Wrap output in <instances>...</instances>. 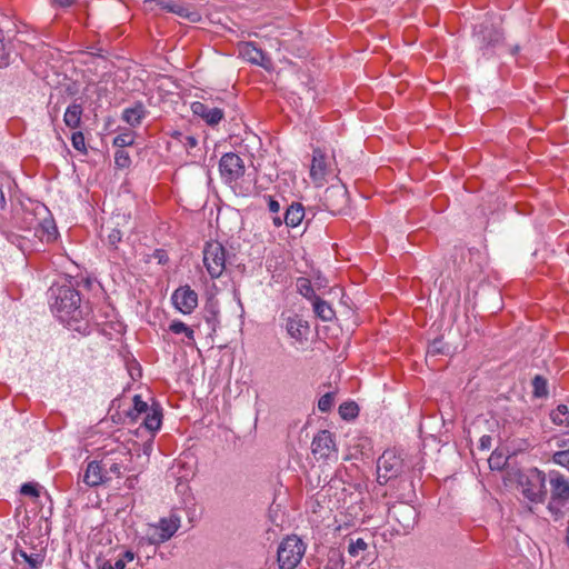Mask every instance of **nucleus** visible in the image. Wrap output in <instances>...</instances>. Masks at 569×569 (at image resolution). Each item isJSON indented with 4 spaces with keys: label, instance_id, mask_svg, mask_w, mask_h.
Instances as JSON below:
<instances>
[{
    "label": "nucleus",
    "instance_id": "obj_1",
    "mask_svg": "<svg viewBox=\"0 0 569 569\" xmlns=\"http://www.w3.org/2000/svg\"><path fill=\"white\" fill-rule=\"evenodd\" d=\"M50 307L57 318L73 330H80L81 321L87 323L93 319L92 309L88 302L81 303L79 292L71 286L50 288Z\"/></svg>",
    "mask_w": 569,
    "mask_h": 569
},
{
    "label": "nucleus",
    "instance_id": "obj_2",
    "mask_svg": "<svg viewBox=\"0 0 569 569\" xmlns=\"http://www.w3.org/2000/svg\"><path fill=\"white\" fill-rule=\"evenodd\" d=\"M548 481L550 498L547 509L557 520L563 517V508L569 503V479L559 471H550Z\"/></svg>",
    "mask_w": 569,
    "mask_h": 569
},
{
    "label": "nucleus",
    "instance_id": "obj_3",
    "mask_svg": "<svg viewBox=\"0 0 569 569\" xmlns=\"http://www.w3.org/2000/svg\"><path fill=\"white\" fill-rule=\"evenodd\" d=\"M306 553V545L298 536L286 537L278 546L279 569H296Z\"/></svg>",
    "mask_w": 569,
    "mask_h": 569
},
{
    "label": "nucleus",
    "instance_id": "obj_4",
    "mask_svg": "<svg viewBox=\"0 0 569 569\" xmlns=\"http://www.w3.org/2000/svg\"><path fill=\"white\" fill-rule=\"evenodd\" d=\"M473 38L479 51L486 58L495 56L497 50L503 44L502 32L487 21L475 26Z\"/></svg>",
    "mask_w": 569,
    "mask_h": 569
},
{
    "label": "nucleus",
    "instance_id": "obj_5",
    "mask_svg": "<svg viewBox=\"0 0 569 569\" xmlns=\"http://www.w3.org/2000/svg\"><path fill=\"white\" fill-rule=\"evenodd\" d=\"M407 466L403 458L392 449L383 451L377 461V481L387 485L390 480L402 477Z\"/></svg>",
    "mask_w": 569,
    "mask_h": 569
},
{
    "label": "nucleus",
    "instance_id": "obj_6",
    "mask_svg": "<svg viewBox=\"0 0 569 569\" xmlns=\"http://www.w3.org/2000/svg\"><path fill=\"white\" fill-rule=\"evenodd\" d=\"M546 481L547 475L543 471L537 468L530 469L520 480L522 495L531 502H543L547 497Z\"/></svg>",
    "mask_w": 569,
    "mask_h": 569
},
{
    "label": "nucleus",
    "instance_id": "obj_7",
    "mask_svg": "<svg viewBox=\"0 0 569 569\" xmlns=\"http://www.w3.org/2000/svg\"><path fill=\"white\" fill-rule=\"evenodd\" d=\"M143 6L146 10L154 11L158 8L166 12L174 13L192 23L201 20V14L198 10L180 0H144Z\"/></svg>",
    "mask_w": 569,
    "mask_h": 569
},
{
    "label": "nucleus",
    "instance_id": "obj_8",
    "mask_svg": "<svg viewBox=\"0 0 569 569\" xmlns=\"http://www.w3.org/2000/svg\"><path fill=\"white\" fill-rule=\"evenodd\" d=\"M203 264L212 279H218L226 270L227 251L219 241H208L203 247Z\"/></svg>",
    "mask_w": 569,
    "mask_h": 569
},
{
    "label": "nucleus",
    "instance_id": "obj_9",
    "mask_svg": "<svg viewBox=\"0 0 569 569\" xmlns=\"http://www.w3.org/2000/svg\"><path fill=\"white\" fill-rule=\"evenodd\" d=\"M311 451L317 460L337 459L338 450L333 435L329 430H320L312 439Z\"/></svg>",
    "mask_w": 569,
    "mask_h": 569
},
{
    "label": "nucleus",
    "instance_id": "obj_10",
    "mask_svg": "<svg viewBox=\"0 0 569 569\" xmlns=\"http://www.w3.org/2000/svg\"><path fill=\"white\" fill-rule=\"evenodd\" d=\"M219 171L224 182L232 183L244 174V162L237 153H224L219 161Z\"/></svg>",
    "mask_w": 569,
    "mask_h": 569
},
{
    "label": "nucleus",
    "instance_id": "obj_11",
    "mask_svg": "<svg viewBox=\"0 0 569 569\" xmlns=\"http://www.w3.org/2000/svg\"><path fill=\"white\" fill-rule=\"evenodd\" d=\"M348 191L343 186H330L325 190L322 204L332 214L341 213L348 206Z\"/></svg>",
    "mask_w": 569,
    "mask_h": 569
},
{
    "label": "nucleus",
    "instance_id": "obj_12",
    "mask_svg": "<svg viewBox=\"0 0 569 569\" xmlns=\"http://www.w3.org/2000/svg\"><path fill=\"white\" fill-rule=\"evenodd\" d=\"M180 528V517L170 515L168 518H161L159 523L153 527V532L149 540L152 545H159L168 541Z\"/></svg>",
    "mask_w": 569,
    "mask_h": 569
},
{
    "label": "nucleus",
    "instance_id": "obj_13",
    "mask_svg": "<svg viewBox=\"0 0 569 569\" xmlns=\"http://www.w3.org/2000/svg\"><path fill=\"white\" fill-rule=\"evenodd\" d=\"M171 300L176 309L183 315H190L198 306V295L188 284L177 288Z\"/></svg>",
    "mask_w": 569,
    "mask_h": 569
},
{
    "label": "nucleus",
    "instance_id": "obj_14",
    "mask_svg": "<svg viewBox=\"0 0 569 569\" xmlns=\"http://www.w3.org/2000/svg\"><path fill=\"white\" fill-rule=\"evenodd\" d=\"M330 169L327 163V156L320 148L312 151V161L310 166V178L316 187H322L327 182V176Z\"/></svg>",
    "mask_w": 569,
    "mask_h": 569
},
{
    "label": "nucleus",
    "instance_id": "obj_15",
    "mask_svg": "<svg viewBox=\"0 0 569 569\" xmlns=\"http://www.w3.org/2000/svg\"><path fill=\"white\" fill-rule=\"evenodd\" d=\"M391 517L399 522L403 530L412 529L417 521V511L411 505L399 503L389 509Z\"/></svg>",
    "mask_w": 569,
    "mask_h": 569
},
{
    "label": "nucleus",
    "instance_id": "obj_16",
    "mask_svg": "<svg viewBox=\"0 0 569 569\" xmlns=\"http://www.w3.org/2000/svg\"><path fill=\"white\" fill-rule=\"evenodd\" d=\"M191 111L194 116L201 118L208 126H217L224 117L220 108H210L203 102L194 101L191 103Z\"/></svg>",
    "mask_w": 569,
    "mask_h": 569
},
{
    "label": "nucleus",
    "instance_id": "obj_17",
    "mask_svg": "<svg viewBox=\"0 0 569 569\" xmlns=\"http://www.w3.org/2000/svg\"><path fill=\"white\" fill-rule=\"evenodd\" d=\"M83 482L89 487H97L107 482V476L103 467V462L101 461H90L87 466V469L83 473L82 478Z\"/></svg>",
    "mask_w": 569,
    "mask_h": 569
},
{
    "label": "nucleus",
    "instance_id": "obj_18",
    "mask_svg": "<svg viewBox=\"0 0 569 569\" xmlns=\"http://www.w3.org/2000/svg\"><path fill=\"white\" fill-rule=\"evenodd\" d=\"M287 333L298 342H302L306 339V335L309 330L307 321L301 319L299 316L289 317L286 322Z\"/></svg>",
    "mask_w": 569,
    "mask_h": 569
},
{
    "label": "nucleus",
    "instance_id": "obj_19",
    "mask_svg": "<svg viewBox=\"0 0 569 569\" xmlns=\"http://www.w3.org/2000/svg\"><path fill=\"white\" fill-rule=\"evenodd\" d=\"M148 111L141 101H136L132 107L126 108L121 119L131 127H138L146 118Z\"/></svg>",
    "mask_w": 569,
    "mask_h": 569
},
{
    "label": "nucleus",
    "instance_id": "obj_20",
    "mask_svg": "<svg viewBox=\"0 0 569 569\" xmlns=\"http://www.w3.org/2000/svg\"><path fill=\"white\" fill-rule=\"evenodd\" d=\"M82 114H83L82 103L73 101L71 104H69L67 107V109L64 111L63 122L68 128L76 130V129L80 128V126H81Z\"/></svg>",
    "mask_w": 569,
    "mask_h": 569
},
{
    "label": "nucleus",
    "instance_id": "obj_21",
    "mask_svg": "<svg viewBox=\"0 0 569 569\" xmlns=\"http://www.w3.org/2000/svg\"><path fill=\"white\" fill-rule=\"evenodd\" d=\"M305 218V208L299 202H292L283 214L284 224L289 228L298 227Z\"/></svg>",
    "mask_w": 569,
    "mask_h": 569
},
{
    "label": "nucleus",
    "instance_id": "obj_22",
    "mask_svg": "<svg viewBox=\"0 0 569 569\" xmlns=\"http://www.w3.org/2000/svg\"><path fill=\"white\" fill-rule=\"evenodd\" d=\"M241 56L249 62L264 67L266 66V54L264 52L257 48L252 42H247L240 49Z\"/></svg>",
    "mask_w": 569,
    "mask_h": 569
},
{
    "label": "nucleus",
    "instance_id": "obj_23",
    "mask_svg": "<svg viewBox=\"0 0 569 569\" xmlns=\"http://www.w3.org/2000/svg\"><path fill=\"white\" fill-rule=\"evenodd\" d=\"M219 313L220 312L217 301L210 300L206 303L203 310V318L209 327V335L214 333L217 331V328L219 327Z\"/></svg>",
    "mask_w": 569,
    "mask_h": 569
},
{
    "label": "nucleus",
    "instance_id": "obj_24",
    "mask_svg": "<svg viewBox=\"0 0 569 569\" xmlns=\"http://www.w3.org/2000/svg\"><path fill=\"white\" fill-rule=\"evenodd\" d=\"M162 422V409L159 405L151 406L150 410L143 418V425L150 431L160 429Z\"/></svg>",
    "mask_w": 569,
    "mask_h": 569
},
{
    "label": "nucleus",
    "instance_id": "obj_25",
    "mask_svg": "<svg viewBox=\"0 0 569 569\" xmlns=\"http://www.w3.org/2000/svg\"><path fill=\"white\" fill-rule=\"evenodd\" d=\"M14 222L13 227L18 228L19 230H32L34 229L36 232H38V219L37 214L32 211L22 210V218L17 219L13 217Z\"/></svg>",
    "mask_w": 569,
    "mask_h": 569
},
{
    "label": "nucleus",
    "instance_id": "obj_26",
    "mask_svg": "<svg viewBox=\"0 0 569 569\" xmlns=\"http://www.w3.org/2000/svg\"><path fill=\"white\" fill-rule=\"evenodd\" d=\"M313 311L323 321H330L335 317V311L331 306L321 299L320 297H315L312 301Z\"/></svg>",
    "mask_w": 569,
    "mask_h": 569
},
{
    "label": "nucleus",
    "instance_id": "obj_27",
    "mask_svg": "<svg viewBox=\"0 0 569 569\" xmlns=\"http://www.w3.org/2000/svg\"><path fill=\"white\" fill-rule=\"evenodd\" d=\"M38 227L42 232L41 237H46L47 242L56 240L58 230L52 218H43L41 221L38 220Z\"/></svg>",
    "mask_w": 569,
    "mask_h": 569
},
{
    "label": "nucleus",
    "instance_id": "obj_28",
    "mask_svg": "<svg viewBox=\"0 0 569 569\" xmlns=\"http://www.w3.org/2000/svg\"><path fill=\"white\" fill-rule=\"evenodd\" d=\"M169 331L174 335H184L189 343L194 342L193 329L180 320H172L169 325Z\"/></svg>",
    "mask_w": 569,
    "mask_h": 569
},
{
    "label": "nucleus",
    "instance_id": "obj_29",
    "mask_svg": "<svg viewBox=\"0 0 569 569\" xmlns=\"http://www.w3.org/2000/svg\"><path fill=\"white\" fill-rule=\"evenodd\" d=\"M559 447L562 449L552 455V461L569 470V440L562 441Z\"/></svg>",
    "mask_w": 569,
    "mask_h": 569
},
{
    "label": "nucleus",
    "instance_id": "obj_30",
    "mask_svg": "<svg viewBox=\"0 0 569 569\" xmlns=\"http://www.w3.org/2000/svg\"><path fill=\"white\" fill-rule=\"evenodd\" d=\"M548 381L540 375L532 379V395L535 398H546L548 396Z\"/></svg>",
    "mask_w": 569,
    "mask_h": 569
},
{
    "label": "nucleus",
    "instance_id": "obj_31",
    "mask_svg": "<svg viewBox=\"0 0 569 569\" xmlns=\"http://www.w3.org/2000/svg\"><path fill=\"white\" fill-rule=\"evenodd\" d=\"M550 416L553 423L569 427V409L566 405H559Z\"/></svg>",
    "mask_w": 569,
    "mask_h": 569
},
{
    "label": "nucleus",
    "instance_id": "obj_32",
    "mask_svg": "<svg viewBox=\"0 0 569 569\" xmlns=\"http://www.w3.org/2000/svg\"><path fill=\"white\" fill-rule=\"evenodd\" d=\"M151 407L142 400L141 396L136 395L133 397V408L128 412L131 419H138L141 415H146Z\"/></svg>",
    "mask_w": 569,
    "mask_h": 569
},
{
    "label": "nucleus",
    "instance_id": "obj_33",
    "mask_svg": "<svg viewBox=\"0 0 569 569\" xmlns=\"http://www.w3.org/2000/svg\"><path fill=\"white\" fill-rule=\"evenodd\" d=\"M171 137H172L176 141H178L180 144H182V146H183V148H184L187 151H189V150H191V149L196 148V147H197V144H198V140H197V138H196V137L184 134V133H182V132H180V131H174V132L171 134Z\"/></svg>",
    "mask_w": 569,
    "mask_h": 569
},
{
    "label": "nucleus",
    "instance_id": "obj_34",
    "mask_svg": "<svg viewBox=\"0 0 569 569\" xmlns=\"http://www.w3.org/2000/svg\"><path fill=\"white\" fill-rule=\"evenodd\" d=\"M339 413H340L341 418H343L346 420L353 419L359 413L358 405L352 401L343 402L339 407Z\"/></svg>",
    "mask_w": 569,
    "mask_h": 569
},
{
    "label": "nucleus",
    "instance_id": "obj_35",
    "mask_svg": "<svg viewBox=\"0 0 569 569\" xmlns=\"http://www.w3.org/2000/svg\"><path fill=\"white\" fill-rule=\"evenodd\" d=\"M298 290L299 292L307 299L313 301L315 300V297H318L315 292V289L310 282L309 279L307 278H300L298 280Z\"/></svg>",
    "mask_w": 569,
    "mask_h": 569
},
{
    "label": "nucleus",
    "instance_id": "obj_36",
    "mask_svg": "<svg viewBox=\"0 0 569 569\" xmlns=\"http://www.w3.org/2000/svg\"><path fill=\"white\" fill-rule=\"evenodd\" d=\"M114 164L118 169L129 168L131 164L129 153L123 149H117L114 152Z\"/></svg>",
    "mask_w": 569,
    "mask_h": 569
},
{
    "label": "nucleus",
    "instance_id": "obj_37",
    "mask_svg": "<svg viewBox=\"0 0 569 569\" xmlns=\"http://www.w3.org/2000/svg\"><path fill=\"white\" fill-rule=\"evenodd\" d=\"M12 180L8 176H0V211L7 207L6 190H10Z\"/></svg>",
    "mask_w": 569,
    "mask_h": 569
},
{
    "label": "nucleus",
    "instance_id": "obj_38",
    "mask_svg": "<svg viewBox=\"0 0 569 569\" xmlns=\"http://www.w3.org/2000/svg\"><path fill=\"white\" fill-rule=\"evenodd\" d=\"M447 343L443 342L441 338L435 339L432 342L429 343L427 355L429 356H437V355H443L448 351Z\"/></svg>",
    "mask_w": 569,
    "mask_h": 569
},
{
    "label": "nucleus",
    "instance_id": "obj_39",
    "mask_svg": "<svg viewBox=\"0 0 569 569\" xmlns=\"http://www.w3.org/2000/svg\"><path fill=\"white\" fill-rule=\"evenodd\" d=\"M112 143L116 148L123 149L134 143V137L131 132H123L116 136Z\"/></svg>",
    "mask_w": 569,
    "mask_h": 569
},
{
    "label": "nucleus",
    "instance_id": "obj_40",
    "mask_svg": "<svg viewBox=\"0 0 569 569\" xmlns=\"http://www.w3.org/2000/svg\"><path fill=\"white\" fill-rule=\"evenodd\" d=\"M103 467L107 476V481L111 479L112 476L120 477L121 476V465L114 461H110L109 459H103Z\"/></svg>",
    "mask_w": 569,
    "mask_h": 569
},
{
    "label": "nucleus",
    "instance_id": "obj_41",
    "mask_svg": "<svg viewBox=\"0 0 569 569\" xmlns=\"http://www.w3.org/2000/svg\"><path fill=\"white\" fill-rule=\"evenodd\" d=\"M72 147L83 154H87L88 150L86 147L84 136L81 131H74L71 136Z\"/></svg>",
    "mask_w": 569,
    "mask_h": 569
},
{
    "label": "nucleus",
    "instance_id": "obj_42",
    "mask_svg": "<svg viewBox=\"0 0 569 569\" xmlns=\"http://www.w3.org/2000/svg\"><path fill=\"white\" fill-rule=\"evenodd\" d=\"M335 403V396L332 392H327L320 397L318 401V409L321 412H329Z\"/></svg>",
    "mask_w": 569,
    "mask_h": 569
},
{
    "label": "nucleus",
    "instance_id": "obj_43",
    "mask_svg": "<svg viewBox=\"0 0 569 569\" xmlns=\"http://www.w3.org/2000/svg\"><path fill=\"white\" fill-rule=\"evenodd\" d=\"M367 548V542L362 538H358L357 540H350L348 552L351 557H357L360 551H365Z\"/></svg>",
    "mask_w": 569,
    "mask_h": 569
},
{
    "label": "nucleus",
    "instance_id": "obj_44",
    "mask_svg": "<svg viewBox=\"0 0 569 569\" xmlns=\"http://www.w3.org/2000/svg\"><path fill=\"white\" fill-rule=\"evenodd\" d=\"M122 239V232L119 230V229H112L110 231V233L108 234V244L116 249L117 248V244L121 241Z\"/></svg>",
    "mask_w": 569,
    "mask_h": 569
},
{
    "label": "nucleus",
    "instance_id": "obj_45",
    "mask_svg": "<svg viewBox=\"0 0 569 569\" xmlns=\"http://www.w3.org/2000/svg\"><path fill=\"white\" fill-rule=\"evenodd\" d=\"M267 200L268 209L271 213L277 214L280 212L281 206L278 200H276L272 196H264Z\"/></svg>",
    "mask_w": 569,
    "mask_h": 569
},
{
    "label": "nucleus",
    "instance_id": "obj_46",
    "mask_svg": "<svg viewBox=\"0 0 569 569\" xmlns=\"http://www.w3.org/2000/svg\"><path fill=\"white\" fill-rule=\"evenodd\" d=\"M20 492L22 495L31 496V497H38L39 496V490H38L37 486L33 485V483H30V482L23 483L21 486Z\"/></svg>",
    "mask_w": 569,
    "mask_h": 569
},
{
    "label": "nucleus",
    "instance_id": "obj_47",
    "mask_svg": "<svg viewBox=\"0 0 569 569\" xmlns=\"http://www.w3.org/2000/svg\"><path fill=\"white\" fill-rule=\"evenodd\" d=\"M100 569H126V566L122 560L119 559H117L114 562L111 560H106L100 566Z\"/></svg>",
    "mask_w": 569,
    "mask_h": 569
},
{
    "label": "nucleus",
    "instance_id": "obj_48",
    "mask_svg": "<svg viewBox=\"0 0 569 569\" xmlns=\"http://www.w3.org/2000/svg\"><path fill=\"white\" fill-rule=\"evenodd\" d=\"M153 257L158 260L159 264H166L169 261V257L163 249H157Z\"/></svg>",
    "mask_w": 569,
    "mask_h": 569
},
{
    "label": "nucleus",
    "instance_id": "obj_49",
    "mask_svg": "<svg viewBox=\"0 0 569 569\" xmlns=\"http://www.w3.org/2000/svg\"><path fill=\"white\" fill-rule=\"evenodd\" d=\"M491 437L488 435H485L479 440V449L480 450H489L491 447Z\"/></svg>",
    "mask_w": 569,
    "mask_h": 569
},
{
    "label": "nucleus",
    "instance_id": "obj_50",
    "mask_svg": "<svg viewBox=\"0 0 569 569\" xmlns=\"http://www.w3.org/2000/svg\"><path fill=\"white\" fill-rule=\"evenodd\" d=\"M136 558V555L130 551V550H127L124 551L120 558H118L119 560H122V562L124 563V566L128 563V562H131L133 561Z\"/></svg>",
    "mask_w": 569,
    "mask_h": 569
},
{
    "label": "nucleus",
    "instance_id": "obj_51",
    "mask_svg": "<svg viewBox=\"0 0 569 569\" xmlns=\"http://www.w3.org/2000/svg\"><path fill=\"white\" fill-rule=\"evenodd\" d=\"M54 6H59L62 8L70 7L74 0H51Z\"/></svg>",
    "mask_w": 569,
    "mask_h": 569
},
{
    "label": "nucleus",
    "instance_id": "obj_52",
    "mask_svg": "<svg viewBox=\"0 0 569 569\" xmlns=\"http://www.w3.org/2000/svg\"><path fill=\"white\" fill-rule=\"evenodd\" d=\"M272 222L273 226L277 228L281 227L284 223L283 218H281L279 213L272 216Z\"/></svg>",
    "mask_w": 569,
    "mask_h": 569
},
{
    "label": "nucleus",
    "instance_id": "obj_53",
    "mask_svg": "<svg viewBox=\"0 0 569 569\" xmlns=\"http://www.w3.org/2000/svg\"><path fill=\"white\" fill-rule=\"evenodd\" d=\"M136 480H137V476H134V477H129V478L127 479V486H128V488H133V485H134V481H136Z\"/></svg>",
    "mask_w": 569,
    "mask_h": 569
},
{
    "label": "nucleus",
    "instance_id": "obj_54",
    "mask_svg": "<svg viewBox=\"0 0 569 569\" xmlns=\"http://www.w3.org/2000/svg\"><path fill=\"white\" fill-rule=\"evenodd\" d=\"M499 458H501V456L497 457V459H499ZM495 460H496V457L491 456L490 459H489V463H490L491 468H495L493 465H492Z\"/></svg>",
    "mask_w": 569,
    "mask_h": 569
},
{
    "label": "nucleus",
    "instance_id": "obj_55",
    "mask_svg": "<svg viewBox=\"0 0 569 569\" xmlns=\"http://www.w3.org/2000/svg\"><path fill=\"white\" fill-rule=\"evenodd\" d=\"M0 232L4 234L9 239V232H7L4 229L0 227Z\"/></svg>",
    "mask_w": 569,
    "mask_h": 569
},
{
    "label": "nucleus",
    "instance_id": "obj_56",
    "mask_svg": "<svg viewBox=\"0 0 569 569\" xmlns=\"http://www.w3.org/2000/svg\"><path fill=\"white\" fill-rule=\"evenodd\" d=\"M518 50H519V47H518V46H516V47L512 49V51H511V52H512V54H515L516 52H518Z\"/></svg>",
    "mask_w": 569,
    "mask_h": 569
},
{
    "label": "nucleus",
    "instance_id": "obj_57",
    "mask_svg": "<svg viewBox=\"0 0 569 569\" xmlns=\"http://www.w3.org/2000/svg\"><path fill=\"white\" fill-rule=\"evenodd\" d=\"M325 569H329V567L327 566V567H325Z\"/></svg>",
    "mask_w": 569,
    "mask_h": 569
}]
</instances>
